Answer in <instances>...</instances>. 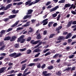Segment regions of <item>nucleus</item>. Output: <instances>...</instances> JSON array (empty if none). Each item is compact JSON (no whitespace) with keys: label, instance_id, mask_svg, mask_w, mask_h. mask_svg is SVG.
Returning a JSON list of instances; mask_svg holds the SVG:
<instances>
[{"label":"nucleus","instance_id":"1","mask_svg":"<svg viewBox=\"0 0 76 76\" xmlns=\"http://www.w3.org/2000/svg\"><path fill=\"white\" fill-rule=\"evenodd\" d=\"M41 0H35V1H33L31 2V1H27L26 2L25 4V5H28V6H31L32 4H36L37 3L39 2V1H41Z\"/></svg>","mask_w":76,"mask_h":76},{"label":"nucleus","instance_id":"2","mask_svg":"<svg viewBox=\"0 0 76 76\" xmlns=\"http://www.w3.org/2000/svg\"><path fill=\"white\" fill-rule=\"evenodd\" d=\"M22 56L21 53H15L11 54L9 55L10 57H14V58H16L17 57H19V56Z\"/></svg>","mask_w":76,"mask_h":76},{"label":"nucleus","instance_id":"3","mask_svg":"<svg viewBox=\"0 0 76 76\" xmlns=\"http://www.w3.org/2000/svg\"><path fill=\"white\" fill-rule=\"evenodd\" d=\"M12 5V4H10L8 5L5 8L4 7H3L0 8V10H2L3 9H4V10H7L8 8H10V6H11Z\"/></svg>","mask_w":76,"mask_h":76},{"label":"nucleus","instance_id":"4","mask_svg":"<svg viewBox=\"0 0 76 76\" xmlns=\"http://www.w3.org/2000/svg\"><path fill=\"white\" fill-rule=\"evenodd\" d=\"M42 73L45 76H50L51 75V74L50 73H47V71H44L42 72Z\"/></svg>","mask_w":76,"mask_h":76},{"label":"nucleus","instance_id":"5","mask_svg":"<svg viewBox=\"0 0 76 76\" xmlns=\"http://www.w3.org/2000/svg\"><path fill=\"white\" fill-rule=\"evenodd\" d=\"M48 19H45L44 20H43V22L44 23L43 24V25H46L47 23H48V21H47V20H48Z\"/></svg>","mask_w":76,"mask_h":76},{"label":"nucleus","instance_id":"6","mask_svg":"<svg viewBox=\"0 0 76 76\" xmlns=\"http://www.w3.org/2000/svg\"><path fill=\"white\" fill-rule=\"evenodd\" d=\"M58 8V6H56L54 8H53L50 9V12H53V11H54V10H57V9Z\"/></svg>","mask_w":76,"mask_h":76},{"label":"nucleus","instance_id":"7","mask_svg":"<svg viewBox=\"0 0 76 76\" xmlns=\"http://www.w3.org/2000/svg\"><path fill=\"white\" fill-rule=\"evenodd\" d=\"M6 68L5 67L2 68L1 69H0V75H1V74L0 73H1L4 72V70H6Z\"/></svg>","mask_w":76,"mask_h":76},{"label":"nucleus","instance_id":"8","mask_svg":"<svg viewBox=\"0 0 76 76\" xmlns=\"http://www.w3.org/2000/svg\"><path fill=\"white\" fill-rule=\"evenodd\" d=\"M30 73H31V71L28 72L27 73L23 72L22 76H26L27 75H29V74H30Z\"/></svg>","mask_w":76,"mask_h":76},{"label":"nucleus","instance_id":"9","mask_svg":"<svg viewBox=\"0 0 76 76\" xmlns=\"http://www.w3.org/2000/svg\"><path fill=\"white\" fill-rule=\"evenodd\" d=\"M72 36V34H71V33H69L66 36V39H68V38H70Z\"/></svg>","mask_w":76,"mask_h":76},{"label":"nucleus","instance_id":"10","mask_svg":"<svg viewBox=\"0 0 76 76\" xmlns=\"http://www.w3.org/2000/svg\"><path fill=\"white\" fill-rule=\"evenodd\" d=\"M25 36L23 35L21 36L20 38H19L17 40L18 42H20V41H21V39L22 38H24Z\"/></svg>","mask_w":76,"mask_h":76},{"label":"nucleus","instance_id":"11","mask_svg":"<svg viewBox=\"0 0 76 76\" xmlns=\"http://www.w3.org/2000/svg\"><path fill=\"white\" fill-rule=\"evenodd\" d=\"M72 22H73V21L72 20H71L68 22V24L66 25L67 28H69V26H71V24L72 23Z\"/></svg>","mask_w":76,"mask_h":76},{"label":"nucleus","instance_id":"12","mask_svg":"<svg viewBox=\"0 0 76 76\" xmlns=\"http://www.w3.org/2000/svg\"><path fill=\"white\" fill-rule=\"evenodd\" d=\"M17 38V37L15 36H13L12 37V38L10 39V41H13L15 40L16 38Z\"/></svg>","mask_w":76,"mask_h":76},{"label":"nucleus","instance_id":"13","mask_svg":"<svg viewBox=\"0 0 76 76\" xmlns=\"http://www.w3.org/2000/svg\"><path fill=\"white\" fill-rule=\"evenodd\" d=\"M41 51V50L39 49H36L34 50H33V53H39V52H40Z\"/></svg>","mask_w":76,"mask_h":76},{"label":"nucleus","instance_id":"14","mask_svg":"<svg viewBox=\"0 0 76 76\" xmlns=\"http://www.w3.org/2000/svg\"><path fill=\"white\" fill-rule=\"evenodd\" d=\"M19 22V20H18L15 23V24H13V25H12V28H13V27H15V26H16L18 24V23Z\"/></svg>","mask_w":76,"mask_h":76},{"label":"nucleus","instance_id":"15","mask_svg":"<svg viewBox=\"0 0 76 76\" xmlns=\"http://www.w3.org/2000/svg\"><path fill=\"white\" fill-rule=\"evenodd\" d=\"M26 64H25L22 66V67L21 68V70H24L26 68Z\"/></svg>","mask_w":76,"mask_h":76},{"label":"nucleus","instance_id":"16","mask_svg":"<svg viewBox=\"0 0 76 76\" xmlns=\"http://www.w3.org/2000/svg\"><path fill=\"white\" fill-rule=\"evenodd\" d=\"M71 6V5L70 4H67L65 5L64 7L66 8H67V7H69Z\"/></svg>","mask_w":76,"mask_h":76},{"label":"nucleus","instance_id":"17","mask_svg":"<svg viewBox=\"0 0 76 76\" xmlns=\"http://www.w3.org/2000/svg\"><path fill=\"white\" fill-rule=\"evenodd\" d=\"M28 12L27 13V15H29L33 11L32 10H28Z\"/></svg>","mask_w":76,"mask_h":76},{"label":"nucleus","instance_id":"18","mask_svg":"<svg viewBox=\"0 0 76 76\" xmlns=\"http://www.w3.org/2000/svg\"><path fill=\"white\" fill-rule=\"evenodd\" d=\"M5 31H6L5 30H2L0 33L1 34V35H0V37H1V36H2V35H3V34H4V33H5Z\"/></svg>","mask_w":76,"mask_h":76},{"label":"nucleus","instance_id":"19","mask_svg":"<svg viewBox=\"0 0 76 76\" xmlns=\"http://www.w3.org/2000/svg\"><path fill=\"white\" fill-rule=\"evenodd\" d=\"M15 16H16V15H11L9 17V18L10 19H12V18H14Z\"/></svg>","mask_w":76,"mask_h":76},{"label":"nucleus","instance_id":"20","mask_svg":"<svg viewBox=\"0 0 76 76\" xmlns=\"http://www.w3.org/2000/svg\"><path fill=\"white\" fill-rule=\"evenodd\" d=\"M12 12L14 14H16V13H17L19 12V11L17 10L16 11H15V10H14L12 11Z\"/></svg>","mask_w":76,"mask_h":76},{"label":"nucleus","instance_id":"21","mask_svg":"<svg viewBox=\"0 0 76 76\" xmlns=\"http://www.w3.org/2000/svg\"><path fill=\"white\" fill-rule=\"evenodd\" d=\"M10 39V37H5L4 39V41H7V40H9Z\"/></svg>","mask_w":76,"mask_h":76},{"label":"nucleus","instance_id":"22","mask_svg":"<svg viewBox=\"0 0 76 76\" xmlns=\"http://www.w3.org/2000/svg\"><path fill=\"white\" fill-rule=\"evenodd\" d=\"M72 28H74L73 30L74 31H75L76 30V25H75L74 26H73L72 27Z\"/></svg>","mask_w":76,"mask_h":76},{"label":"nucleus","instance_id":"23","mask_svg":"<svg viewBox=\"0 0 76 76\" xmlns=\"http://www.w3.org/2000/svg\"><path fill=\"white\" fill-rule=\"evenodd\" d=\"M53 24V22H51L49 23V24H48V26L49 28L51 27V25Z\"/></svg>","mask_w":76,"mask_h":76},{"label":"nucleus","instance_id":"24","mask_svg":"<svg viewBox=\"0 0 76 76\" xmlns=\"http://www.w3.org/2000/svg\"><path fill=\"white\" fill-rule=\"evenodd\" d=\"M25 40H26V39H23V38L21 39V42H20L21 43H23L25 41Z\"/></svg>","mask_w":76,"mask_h":76},{"label":"nucleus","instance_id":"25","mask_svg":"<svg viewBox=\"0 0 76 76\" xmlns=\"http://www.w3.org/2000/svg\"><path fill=\"white\" fill-rule=\"evenodd\" d=\"M37 68H41V64H40V63H37Z\"/></svg>","mask_w":76,"mask_h":76},{"label":"nucleus","instance_id":"26","mask_svg":"<svg viewBox=\"0 0 76 76\" xmlns=\"http://www.w3.org/2000/svg\"><path fill=\"white\" fill-rule=\"evenodd\" d=\"M41 38V36H40V34H39L38 35H37V39H40Z\"/></svg>","mask_w":76,"mask_h":76},{"label":"nucleus","instance_id":"27","mask_svg":"<svg viewBox=\"0 0 76 76\" xmlns=\"http://www.w3.org/2000/svg\"><path fill=\"white\" fill-rule=\"evenodd\" d=\"M62 28V26H59L58 27V28L56 29V31H58L59 30H60V29H61Z\"/></svg>","mask_w":76,"mask_h":76},{"label":"nucleus","instance_id":"28","mask_svg":"<svg viewBox=\"0 0 76 76\" xmlns=\"http://www.w3.org/2000/svg\"><path fill=\"white\" fill-rule=\"evenodd\" d=\"M35 64L34 63H31L28 64V66H35Z\"/></svg>","mask_w":76,"mask_h":76},{"label":"nucleus","instance_id":"29","mask_svg":"<svg viewBox=\"0 0 76 76\" xmlns=\"http://www.w3.org/2000/svg\"><path fill=\"white\" fill-rule=\"evenodd\" d=\"M14 47L15 48H19V44H17L14 45Z\"/></svg>","mask_w":76,"mask_h":76},{"label":"nucleus","instance_id":"30","mask_svg":"<svg viewBox=\"0 0 76 76\" xmlns=\"http://www.w3.org/2000/svg\"><path fill=\"white\" fill-rule=\"evenodd\" d=\"M31 51L32 50H27V54H30L31 53Z\"/></svg>","mask_w":76,"mask_h":76},{"label":"nucleus","instance_id":"31","mask_svg":"<svg viewBox=\"0 0 76 76\" xmlns=\"http://www.w3.org/2000/svg\"><path fill=\"white\" fill-rule=\"evenodd\" d=\"M51 3V1H48L46 4V6H48L49 4H50Z\"/></svg>","mask_w":76,"mask_h":76},{"label":"nucleus","instance_id":"32","mask_svg":"<svg viewBox=\"0 0 76 76\" xmlns=\"http://www.w3.org/2000/svg\"><path fill=\"white\" fill-rule=\"evenodd\" d=\"M45 66H46L45 64H43V65H42L41 66V68L44 69V68H45Z\"/></svg>","mask_w":76,"mask_h":76},{"label":"nucleus","instance_id":"33","mask_svg":"<svg viewBox=\"0 0 76 76\" xmlns=\"http://www.w3.org/2000/svg\"><path fill=\"white\" fill-rule=\"evenodd\" d=\"M53 68V66H50L48 67V69H52Z\"/></svg>","mask_w":76,"mask_h":76},{"label":"nucleus","instance_id":"34","mask_svg":"<svg viewBox=\"0 0 76 76\" xmlns=\"http://www.w3.org/2000/svg\"><path fill=\"white\" fill-rule=\"evenodd\" d=\"M54 35H54V34H50L49 37V38H53V37H54Z\"/></svg>","mask_w":76,"mask_h":76},{"label":"nucleus","instance_id":"35","mask_svg":"<svg viewBox=\"0 0 76 76\" xmlns=\"http://www.w3.org/2000/svg\"><path fill=\"white\" fill-rule=\"evenodd\" d=\"M74 56H75L74 55H70L69 56V58H72L74 57Z\"/></svg>","mask_w":76,"mask_h":76},{"label":"nucleus","instance_id":"36","mask_svg":"<svg viewBox=\"0 0 76 76\" xmlns=\"http://www.w3.org/2000/svg\"><path fill=\"white\" fill-rule=\"evenodd\" d=\"M23 4V2H19L17 3V5L19 6V5H20L21 4Z\"/></svg>","mask_w":76,"mask_h":76},{"label":"nucleus","instance_id":"37","mask_svg":"<svg viewBox=\"0 0 76 76\" xmlns=\"http://www.w3.org/2000/svg\"><path fill=\"white\" fill-rule=\"evenodd\" d=\"M23 29V27H18L17 28V31H19V30H21Z\"/></svg>","mask_w":76,"mask_h":76},{"label":"nucleus","instance_id":"38","mask_svg":"<svg viewBox=\"0 0 76 76\" xmlns=\"http://www.w3.org/2000/svg\"><path fill=\"white\" fill-rule=\"evenodd\" d=\"M30 30L29 31V32H34V30L32 28H30Z\"/></svg>","mask_w":76,"mask_h":76},{"label":"nucleus","instance_id":"39","mask_svg":"<svg viewBox=\"0 0 76 76\" xmlns=\"http://www.w3.org/2000/svg\"><path fill=\"white\" fill-rule=\"evenodd\" d=\"M26 50V48H24L23 49H20V51H25Z\"/></svg>","mask_w":76,"mask_h":76},{"label":"nucleus","instance_id":"40","mask_svg":"<svg viewBox=\"0 0 76 76\" xmlns=\"http://www.w3.org/2000/svg\"><path fill=\"white\" fill-rule=\"evenodd\" d=\"M57 16V15L56 13L52 15V16H53V18H55V17H56Z\"/></svg>","mask_w":76,"mask_h":76},{"label":"nucleus","instance_id":"41","mask_svg":"<svg viewBox=\"0 0 76 76\" xmlns=\"http://www.w3.org/2000/svg\"><path fill=\"white\" fill-rule=\"evenodd\" d=\"M58 55H59L58 54H56L54 56H53V57L54 58H56L58 57Z\"/></svg>","mask_w":76,"mask_h":76},{"label":"nucleus","instance_id":"42","mask_svg":"<svg viewBox=\"0 0 76 76\" xmlns=\"http://www.w3.org/2000/svg\"><path fill=\"white\" fill-rule=\"evenodd\" d=\"M31 37H28V39H27L26 41H31Z\"/></svg>","mask_w":76,"mask_h":76},{"label":"nucleus","instance_id":"43","mask_svg":"<svg viewBox=\"0 0 76 76\" xmlns=\"http://www.w3.org/2000/svg\"><path fill=\"white\" fill-rule=\"evenodd\" d=\"M39 40H38L37 41H35L33 43V44H37V43H38V42H39Z\"/></svg>","mask_w":76,"mask_h":76},{"label":"nucleus","instance_id":"44","mask_svg":"<svg viewBox=\"0 0 76 76\" xmlns=\"http://www.w3.org/2000/svg\"><path fill=\"white\" fill-rule=\"evenodd\" d=\"M50 54L51 53L50 52L47 53L45 55V56H48V55H50Z\"/></svg>","mask_w":76,"mask_h":76},{"label":"nucleus","instance_id":"45","mask_svg":"<svg viewBox=\"0 0 76 76\" xmlns=\"http://www.w3.org/2000/svg\"><path fill=\"white\" fill-rule=\"evenodd\" d=\"M40 45L39 44L37 45L36 46L34 47H33L32 48H37V47H39V46Z\"/></svg>","mask_w":76,"mask_h":76},{"label":"nucleus","instance_id":"46","mask_svg":"<svg viewBox=\"0 0 76 76\" xmlns=\"http://www.w3.org/2000/svg\"><path fill=\"white\" fill-rule=\"evenodd\" d=\"M39 54H40V53H38L37 54L34 56L35 57H38L39 55Z\"/></svg>","mask_w":76,"mask_h":76},{"label":"nucleus","instance_id":"47","mask_svg":"<svg viewBox=\"0 0 76 76\" xmlns=\"http://www.w3.org/2000/svg\"><path fill=\"white\" fill-rule=\"evenodd\" d=\"M4 47H5V46H3L1 47L0 48V50H3V49H4Z\"/></svg>","mask_w":76,"mask_h":76},{"label":"nucleus","instance_id":"48","mask_svg":"<svg viewBox=\"0 0 76 76\" xmlns=\"http://www.w3.org/2000/svg\"><path fill=\"white\" fill-rule=\"evenodd\" d=\"M7 3H10L12 2V0H7Z\"/></svg>","mask_w":76,"mask_h":76},{"label":"nucleus","instance_id":"49","mask_svg":"<svg viewBox=\"0 0 76 76\" xmlns=\"http://www.w3.org/2000/svg\"><path fill=\"white\" fill-rule=\"evenodd\" d=\"M71 13H72V14H73V15H76V12L74 11H71Z\"/></svg>","mask_w":76,"mask_h":76},{"label":"nucleus","instance_id":"50","mask_svg":"<svg viewBox=\"0 0 76 76\" xmlns=\"http://www.w3.org/2000/svg\"><path fill=\"white\" fill-rule=\"evenodd\" d=\"M63 37L61 36V37H59L58 39L59 40H62V39H63Z\"/></svg>","mask_w":76,"mask_h":76},{"label":"nucleus","instance_id":"51","mask_svg":"<svg viewBox=\"0 0 76 76\" xmlns=\"http://www.w3.org/2000/svg\"><path fill=\"white\" fill-rule=\"evenodd\" d=\"M75 70V67L74 66L72 68H71V70L72 71L73 70Z\"/></svg>","mask_w":76,"mask_h":76},{"label":"nucleus","instance_id":"52","mask_svg":"<svg viewBox=\"0 0 76 76\" xmlns=\"http://www.w3.org/2000/svg\"><path fill=\"white\" fill-rule=\"evenodd\" d=\"M71 70V67H68L66 69V70Z\"/></svg>","mask_w":76,"mask_h":76},{"label":"nucleus","instance_id":"53","mask_svg":"<svg viewBox=\"0 0 76 76\" xmlns=\"http://www.w3.org/2000/svg\"><path fill=\"white\" fill-rule=\"evenodd\" d=\"M28 18V15H26L23 18V19H26Z\"/></svg>","mask_w":76,"mask_h":76},{"label":"nucleus","instance_id":"54","mask_svg":"<svg viewBox=\"0 0 76 76\" xmlns=\"http://www.w3.org/2000/svg\"><path fill=\"white\" fill-rule=\"evenodd\" d=\"M31 17H32V15H27V18H28V19H30Z\"/></svg>","mask_w":76,"mask_h":76},{"label":"nucleus","instance_id":"55","mask_svg":"<svg viewBox=\"0 0 76 76\" xmlns=\"http://www.w3.org/2000/svg\"><path fill=\"white\" fill-rule=\"evenodd\" d=\"M47 31H43L44 35H45L46 34H47Z\"/></svg>","mask_w":76,"mask_h":76},{"label":"nucleus","instance_id":"56","mask_svg":"<svg viewBox=\"0 0 76 76\" xmlns=\"http://www.w3.org/2000/svg\"><path fill=\"white\" fill-rule=\"evenodd\" d=\"M28 69H29L28 68H26L25 70L23 72H25L26 73L27 71L28 70Z\"/></svg>","mask_w":76,"mask_h":76},{"label":"nucleus","instance_id":"57","mask_svg":"<svg viewBox=\"0 0 76 76\" xmlns=\"http://www.w3.org/2000/svg\"><path fill=\"white\" fill-rule=\"evenodd\" d=\"M72 23L73 25H76V21H74L72 22Z\"/></svg>","mask_w":76,"mask_h":76},{"label":"nucleus","instance_id":"58","mask_svg":"<svg viewBox=\"0 0 76 76\" xmlns=\"http://www.w3.org/2000/svg\"><path fill=\"white\" fill-rule=\"evenodd\" d=\"M68 34V32H64L63 33V35H66V34Z\"/></svg>","mask_w":76,"mask_h":76},{"label":"nucleus","instance_id":"59","mask_svg":"<svg viewBox=\"0 0 76 76\" xmlns=\"http://www.w3.org/2000/svg\"><path fill=\"white\" fill-rule=\"evenodd\" d=\"M72 41V39H68V42L69 43H70V42H71Z\"/></svg>","mask_w":76,"mask_h":76},{"label":"nucleus","instance_id":"60","mask_svg":"<svg viewBox=\"0 0 76 76\" xmlns=\"http://www.w3.org/2000/svg\"><path fill=\"white\" fill-rule=\"evenodd\" d=\"M26 60H25L24 61H22L21 62V64H22V63H25V62H26Z\"/></svg>","mask_w":76,"mask_h":76},{"label":"nucleus","instance_id":"61","mask_svg":"<svg viewBox=\"0 0 76 76\" xmlns=\"http://www.w3.org/2000/svg\"><path fill=\"white\" fill-rule=\"evenodd\" d=\"M51 8V5H49L47 7V9H50Z\"/></svg>","mask_w":76,"mask_h":76},{"label":"nucleus","instance_id":"62","mask_svg":"<svg viewBox=\"0 0 76 76\" xmlns=\"http://www.w3.org/2000/svg\"><path fill=\"white\" fill-rule=\"evenodd\" d=\"M11 30H12V28H9L7 30V32H9V31H10Z\"/></svg>","mask_w":76,"mask_h":76},{"label":"nucleus","instance_id":"63","mask_svg":"<svg viewBox=\"0 0 76 76\" xmlns=\"http://www.w3.org/2000/svg\"><path fill=\"white\" fill-rule=\"evenodd\" d=\"M9 18H6L4 19V21H5V22H7V21L8 20H9Z\"/></svg>","mask_w":76,"mask_h":76},{"label":"nucleus","instance_id":"64","mask_svg":"<svg viewBox=\"0 0 76 76\" xmlns=\"http://www.w3.org/2000/svg\"><path fill=\"white\" fill-rule=\"evenodd\" d=\"M15 74H11L10 75H8L7 76H15Z\"/></svg>","mask_w":76,"mask_h":76}]
</instances>
